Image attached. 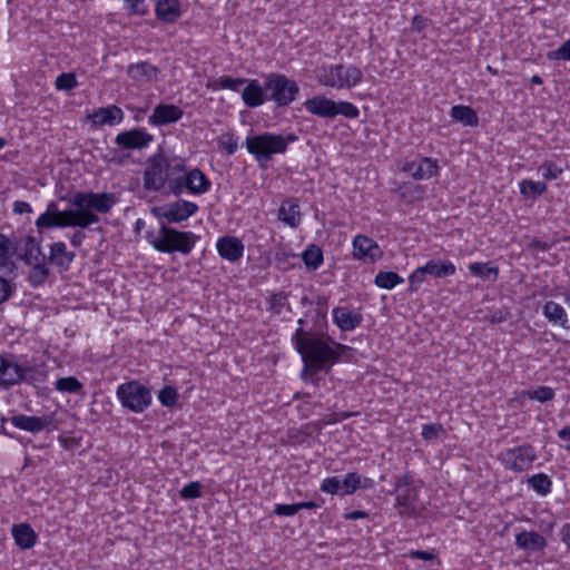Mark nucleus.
I'll return each mask as SVG.
<instances>
[{
    "label": "nucleus",
    "instance_id": "nucleus-47",
    "mask_svg": "<svg viewBox=\"0 0 570 570\" xmlns=\"http://www.w3.org/2000/svg\"><path fill=\"white\" fill-rule=\"evenodd\" d=\"M186 166L181 161L177 160H169L166 158V185L171 181L173 178L178 177L179 175H183V173L186 170Z\"/></svg>",
    "mask_w": 570,
    "mask_h": 570
},
{
    "label": "nucleus",
    "instance_id": "nucleus-62",
    "mask_svg": "<svg viewBox=\"0 0 570 570\" xmlns=\"http://www.w3.org/2000/svg\"><path fill=\"white\" fill-rule=\"evenodd\" d=\"M410 556L414 559H420L424 561H431L434 559V554L429 551L413 550L410 552Z\"/></svg>",
    "mask_w": 570,
    "mask_h": 570
},
{
    "label": "nucleus",
    "instance_id": "nucleus-64",
    "mask_svg": "<svg viewBox=\"0 0 570 570\" xmlns=\"http://www.w3.org/2000/svg\"><path fill=\"white\" fill-rule=\"evenodd\" d=\"M561 539L564 544L570 547V524H564L561 529Z\"/></svg>",
    "mask_w": 570,
    "mask_h": 570
},
{
    "label": "nucleus",
    "instance_id": "nucleus-63",
    "mask_svg": "<svg viewBox=\"0 0 570 570\" xmlns=\"http://www.w3.org/2000/svg\"><path fill=\"white\" fill-rule=\"evenodd\" d=\"M85 238H86V234L81 230H77L70 237V243L73 247H79L82 244Z\"/></svg>",
    "mask_w": 570,
    "mask_h": 570
},
{
    "label": "nucleus",
    "instance_id": "nucleus-55",
    "mask_svg": "<svg viewBox=\"0 0 570 570\" xmlns=\"http://www.w3.org/2000/svg\"><path fill=\"white\" fill-rule=\"evenodd\" d=\"M406 488H414L413 476L410 473H404L402 475L396 476L394 491L404 490Z\"/></svg>",
    "mask_w": 570,
    "mask_h": 570
},
{
    "label": "nucleus",
    "instance_id": "nucleus-16",
    "mask_svg": "<svg viewBox=\"0 0 570 570\" xmlns=\"http://www.w3.org/2000/svg\"><path fill=\"white\" fill-rule=\"evenodd\" d=\"M153 140V135L142 128L119 132L115 138V142L125 149H141L147 147Z\"/></svg>",
    "mask_w": 570,
    "mask_h": 570
},
{
    "label": "nucleus",
    "instance_id": "nucleus-11",
    "mask_svg": "<svg viewBox=\"0 0 570 570\" xmlns=\"http://www.w3.org/2000/svg\"><path fill=\"white\" fill-rule=\"evenodd\" d=\"M33 371L32 366L18 364L13 356L0 355V386L3 389L18 385L24 381L30 382Z\"/></svg>",
    "mask_w": 570,
    "mask_h": 570
},
{
    "label": "nucleus",
    "instance_id": "nucleus-41",
    "mask_svg": "<svg viewBox=\"0 0 570 570\" xmlns=\"http://www.w3.org/2000/svg\"><path fill=\"white\" fill-rule=\"evenodd\" d=\"M529 485L540 495L544 497L551 492L552 481L544 473H538L528 479Z\"/></svg>",
    "mask_w": 570,
    "mask_h": 570
},
{
    "label": "nucleus",
    "instance_id": "nucleus-6",
    "mask_svg": "<svg viewBox=\"0 0 570 570\" xmlns=\"http://www.w3.org/2000/svg\"><path fill=\"white\" fill-rule=\"evenodd\" d=\"M317 81L335 89H351L363 79V72L355 66L330 65L317 70Z\"/></svg>",
    "mask_w": 570,
    "mask_h": 570
},
{
    "label": "nucleus",
    "instance_id": "nucleus-43",
    "mask_svg": "<svg viewBox=\"0 0 570 570\" xmlns=\"http://www.w3.org/2000/svg\"><path fill=\"white\" fill-rule=\"evenodd\" d=\"M268 308L272 313L277 315L282 314L284 308L289 311L291 307L287 301V294L284 292L273 294L268 301Z\"/></svg>",
    "mask_w": 570,
    "mask_h": 570
},
{
    "label": "nucleus",
    "instance_id": "nucleus-1",
    "mask_svg": "<svg viewBox=\"0 0 570 570\" xmlns=\"http://www.w3.org/2000/svg\"><path fill=\"white\" fill-rule=\"evenodd\" d=\"M72 209H56V204L50 203L48 209L36 220L37 228L79 227L87 228L100 222L98 214H107L116 204L112 193L79 191L71 199Z\"/></svg>",
    "mask_w": 570,
    "mask_h": 570
},
{
    "label": "nucleus",
    "instance_id": "nucleus-30",
    "mask_svg": "<svg viewBox=\"0 0 570 570\" xmlns=\"http://www.w3.org/2000/svg\"><path fill=\"white\" fill-rule=\"evenodd\" d=\"M12 535L18 547L30 549L37 542V534L28 523H19L12 527Z\"/></svg>",
    "mask_w": 570,
    "mask_h": 570
},
{
    "label": "nucleus",
    "instance_id": "nucleus-49",
    "mask_svg": "<svg viewBox=\"0 0 570 570\" xmlns=\"http://www.w3.org/2000/svg\"><path fill=\"white\" fill-rule=\"evenodd\" d=\"M179 495L184 500L200 498L202 497L200 482H198V481L189 482L179 491Z\"/></svg>",
    "mask_w": 570,
    "mask_h": 570
},
{
    "label": "nucleus",
    "instance_id": "nucleus-57",
    "mask_svg": "<svg viewBox=\"0 0 570 570\" xmlns=\"http://www.w3.org/2000/svg\"><path fill=\"white\" fill-rule=\"evenodd\" d=\"M11 295V286L10 283L0 277V304L6 302Z\"/></svg>",
    "mask_w": 570,
    "mask_h": 570
},
{
    "label": "nucleus",
    "instance_id": "nucleus-53",
    "mask_svg": "<svg viewBox=\"0 0 570 570\" xmlns=\"http://www.w3.org/2000/svg\"><path fill=\"white\" fill-rule=\"evenodd\" d=\"M298 512L297 503L294 504H276L274 513L279 517H291Z\"/></svg>",
    "mask_w": 570,
    "mask_h": 570
},
{
    "label": "nucleus",
    "instance_id": "nucleus-50",
    "mask_svg": "<svg viewBox=\"0 0 570 570\" xmlns=\"http://www.w3.org/2000/svg\"><path fill=\"white\" fill-rule=\"evenodd\" d=\"M444 433V428L440 423L424 424L422 426V438L425 441H433Z\"/></svg>",
    "mask_w": 570,
    "mask_h": 570
},
{
    "label": "nucleus",
    "instance_id": "nucleus-15",
    "mask_svg": "<svg viewBox=\"0 0 570 570\" xmlns=\"http://www.w3.org/2000/svg\"><path fill=\"white\" fill-rule=\"evenodd\" d=\"M382 250L372 238L357 235L353 239V256L363 263L371 264L382 257Z\"/></svg>",
    "mask_w": 570,
    "mask_h": 570
},
{
    "label": "nucleus",
    "instance_id": "nucleus-5",
    "mask_svg": "<svg viewBox=\"0 0 570 570\" xmlns=\"http://www.w3.org/2000/svg\"><path fill=\"white\" fill-rule=\"evenodd\" d=\"M307 112L320 118L334 119L341 115L348 119L360 116L358 108L350 101H334L323 95H317L304 101Z\"/></svg>",
    "mask_w": 570,
    "mask_h": 570
},
{
    "label": "nucleus",
    "instance_id": "nucleus-36",
    "mask_svg": "<svg viewBox=\"0 0 570 570\" xmlns=\"http://www.w3.org/2000/svg\"><path fill=\"white\" fill-rule=\"evenodd\" d=\"M210 187V180L200 169H190V194L204 195L209 191Z\"/></svg>",
    "mask_w": 570,
    "mask_h": 570
},
{
    "label": "nucleus",
    "instance_id": "nucleus-48",
    "mask_svg": "<svg viewBox=\"0 0 570 570\" xmlns=\"http://www.w3.org/2000/svg\"><path fill=\"white\" fill-rule=\"evenodd\" d=\"M78 85L75 73L63 72L56 78V88L58 90H71Z\"/></svg>",
    "mask_w": 570,
    "mask_h": 570
},
{
    "label": "nucleus",
    "instance_id": "nucleus-37",
    "mask_svg": "<svg viewBox=\"0 0 570 570\" xmlns=\"http://www.w3.org/2000/svg\"><path fill=\"white\" fill-rule=\"evenodd\" d=\"M47 261L39 259L35 262L28 274V281L32 287H39L46 283L49 277L50 271L46 265Z\"/></svg>",
    "mask_w": 570,
    "mask_h": 570
},
{
    "label": "nucleus",
    "instance_id": "nucleus-32",
    "mask_svg": "<svg viewBox=\"0 0 570 570\" xmlns=\"http://www.w3.org/2000/svg\"><path fill=\"white\" fill-rule=\"evenodd\" d=\"M158 71L159 70L157 67H155L146 61L132 63L127 69L128 76L130 78H132L134 80H138V81H142V80L150 81L156 78Z\"/></svg>",
    "mask_w": 570,
    "mask_h": 570
},
{
    "label": "nucleus",
    "instance_id": "nucleus-10",
    "mask_svg": "<svg viewBox=\"0 0 570 570\" xmlns=\"http://www.w3.org/2000/svg\"><path fill=\"white\" fill-rule=\"evenodd\" d=\"M498 458L505 469L513 472H523L532 466L537 454L532 445L522 444L502 451Z\"/></svg>",
    "mask_w": 570,
    "mask_h": 570
},
{
    "label": "nucleus",
    "instance_id": "nucleus-27",
    "mask_svg": "<svg viewBox=\"0 0 570 570\" xmlns=\"http://www.w3.org/2000/svg\"><path fill=\"white\" fill-rule=\"evenodd\" d=\"M247 86L242 91L244 104L249 108H256L265 102V88L257 80H247Z\"/></svg>",
    "mask_w": 570,
    "mask_h": 570
},
{
    "label": "nucleus",
    "instance_id": "nucleus-25",
    "mask_svg": "<svg viewBox=\"0 0 570 570\" xmlns=\"http://www.w3.org/2000/svg\"><path fill=\"white\" fill-rule=\"evenodd\" d=\"M90 119L96 126H114L122 121L124 111L116 105L101 107L90 116Z\"/></svg>",
    "mask_w": 570,
    "mask_h": 570
},
{
    "label": "nucleus",
    "instance_id": "nucleus-24",
    "mask_svg": "<svg viewBox=\"0 0 570 570\" xmlns=\"http://www.w3.org/2000/svg\"><path fill=\"white\" fill-rule=\"evenodd\" d=\"M76 255L72 252L67 250V246L63 242H56L50 245V250L46 261L60 271H68Z\"/></svg>",
    "mask_w": 570,
    "mask_h": 570
},
{
    "label": "nucleus",
    "instance_id": "nucleus-9",
    "mask_svg": "<svg viewBox=\"0 0 570 570\" xmlns=\"http://www.w3.org/2000/svg\"><path fill=\"white\" fill-rule=\"evenodd\" d=\"M455 265L450 261L430 259L423 266L414 269L409 276V292L415 293L421 284L425 281V276L430 275L435 278H444L454 275Z\"/></svg>",
    "mask_w": 570,
    "mask_h": 570
},
{
    "label": "nucleus",
    "instance_id": "nucleus-34",
    "mask_svg": "<svg viewBox=\"0 0 570 570\" xmlns=\"http://www.w3.org/2000/svg\"><path fill=\"white\" fill-rule=\"evenodd\" d=\"M543 314L549 320V322L559 324L564 328L567 327V313L560 304L553 301L547 302L543 306Z\"/></svg>",
    "mask_w": 570,
    "mask_h": 570
},
{
    "label": "nucleus",
    "instance_id": "nucleus-23",
    "mask_svg": "<svg viewBox=\"0 0 570 570\" xmlns=\"http://www.w3.org/2000/svg\"><path fill=\"white\" fill-rule=\"evenodd\" d=\"M11 424L20 430L38 433L48 428L52 420L49 416H29L18 414L10 417Z\"/></svg>",
    "mask_w": 570,
    "mask_h": 570
},
{
    "label": "nucleus",
    "instance_id": "nucleus-18",
    "mask_svg": "<svg viewBox=\"0 0 570 570\" xmlns=\"http://www.w3.org/2000/svg\"><path fill=\"white\" fill-rule=\"evenodd\" d=\"M332 315L333 322L343 332H351L355 330L363 321V315L360 311L347 306H337L333 308Z\"/></svg>",
    "mask_w": 570,
    "mask_h": 570
},
{
    "label": "nucleus",
    "instance_id": "nucleus-31",
    "mask_svg": "<svg viewBox=\"0 0 570 570\" xmlns=\"http://www.w3.org/2000/svg\"><path fill=\"white\" fill-rule=\"evenodd\" d=\"M156 14L159 20L175 22L180 17L178 0H159L156 4Z\"/></svg>",
    "mask_w": 570,
    "mask_h": 570
},
{
    "label": "nucleus",
    "instance_id": "nucleus-38",
    "mask_svg": "<svg viewBox=\"0 0 570 570\" xmlns=\"http://www.w3.org/2000/svg\"><path fill=\"white\" fill-rule=\"evenodd\" d=\"M302 259L309 271H316L323 264V252L314 244H311L302 254Z\"/></svg>",
    "mask_w": 570,
    "mask_h": 570
},
{
    "label": "nucleus",
    "instance_id": "nucleus-17",
    "mask_svg": "<svg viewBox=\"0 0 570 570\" xmlns=\"http://www.w3.org/2000/svg\"><path fill=\"white\" fill-rule=\"evenodd\" d=\"M439 169L438 161L431 157H423L419 161H407L403 166V170L416 180L435 177L439 174Z\"/></svg>",
    "mask_w": 570,
    "mask_h": 570
},
{
    "label": "nucleus",
    "instance_id": "nucleus-51",
    "mask_svg": "<svg viewBox=\"0 0 570 570\" xmlns=\"http://www.w3.org/2000/svg\"><path fill=\"white\" fill-rule=\"evenodd\" d=\"M549 60L570 61V39L564 41L558 49L547 53Z\"/></svg>",
    "mask_w": 570,
    "mask_h": 570
},
{
    "label": "nucleus",
    "instance_id": "nucleus-3",
    "mask_svg": "<svg viewBox=\"0 0 570 570\" xmlns=\"http://www.w3.org/2000/svg\"><path fill=\"white\" fill-rule=\"evenodd\" d=\"M198 237L191 232H180L160 224L157 236L149 239L153 247L160 253L179 252L187 255L194 248Z\"/></svg>",
    "mask_w": 570,
    "mask_h": 570
},
{
    "label": "nucleus",
    "instance_id": "nucleus-52",
    "mask_svg": "<svg viewBox=\"0 0 570 570\" xmlns=\"http://www.w3.org/2000/svg\"><path fill=\"white\" fill-rule=\"evenodd\" d=\"M529 397L539 402H548L553 400L554 391L549 386H540L528 393Z\"/></svg>",
    "mask_w": 570,
    "mask_h": 570
},
{
    "label": "nucleus",
    "instance_id": "nucleus-45",
    "mask_svg": "<svg viewBox=\"0 0 570 570\" xmlns=\"http://www.w3.org/2000/svg\"><path fill=\"white\" fill-rule=\"evenodd\" d=\"M539 171H541L542 178L549 181L559 178L563 169L556 163L547 160L539 167Z\"/></svg>",
    "mask_w": 570,
    "mask_h": 570
},
{
    "label": "nucleus",
    "instance_id": "nucleus-54",
    "mask_svg": "<svg viewBox=\"0 0 570 570\" xmlns=\"http://www.w3.org/2000/svg\"><path fill=\"white\" fill-rule=\"evenodd\" d=\"M183 177L184 174L173 178L171 181L168 183L165 187L167 188V191L175 195L176 197L180 196L183 194Z\"/></svg>",
    "mask_w": 570,
    "mask_h": 570
},
{
    "label": "nucleus",
    "instance_id": "nucleus-26",
    "mask_svg": "<svg viewBox=\"0 0 570 570\" xmlns=\"http://www.w3.org/2000/svg\"><path fill=\"white\" fill-rule=\"evenodd\" d=\"M18 253V243L12 242L7 235L0 233V269L12 272L16 264L12 257Z\"/></svg>",
    "mask_w": 570,
    "mask_h": 570
},
{
    "label": "nucleus",
    "instance_id": "nucleus-44",
    "mask_svg": "<svg viewBox=\"0 0 570 570\" xmlns=\"http://www.w3.org/2000/svg\"><path fill=\"white\" fill-rule=\"evenodd\" d=\"M55 387L65 393H78L82 390V383L73 376L58 379Z\"/></svg>",
    "mask_w": 570,
    "mask_h": 570
},
{
    "label": "nucleus",
    "instance_id": "nucleus-7",
    "mask_svg": "<svg viewBox=\"0 0 570 570\" xmlns=\"http://www.w3.org/2000/svg\"><path fill=\"white\" fill-rule=\"evenodd\" d=\"M116 396L125 409L134 413L146 411L153 400L150 389L136 380L118 385Z\"/></svg>",
    "mask_w": 570,
    "mask_h": 570
},
{
    "label": "nucleus",
    "instance_id": "nucleus-4",
    "mask_svg": "<svg viewBox=\"0 0 570 570\" xmlns=\"http://www.w3.org/2000/svg\"><path fill=\"white\" fill-rule=\"evenodd\" d=\"M295 135H276L264 132L246 138V148L258 161H268L274 154H283L289 141H295Z\"/></svg>",
    "mask_w": 570,
    "mask_h": 570
},
{
    "label": "nucleus",
    "instance_id": "nucleus-12",
    "mask_svg": "<svg viewBox=\"0 0 570 570\" xmlns=\"http://www.w3.org/2000/svg\"><path fill=\"white\" fill-rule=\"evenodd\" d=\"M198 212V205L188 200H176L163 207L153 208V213L167 223H180Z\"/></svg>",
    "mask_w": 570,
    "mask_h": 570
},
{
    "label": "nucleus",
    "instance_id": "nucleus-21",
    "mask_svg": "<svg viewBox=\"0 0 570 570\" xmlns=\"http://www.w3.org/2000/svg\"><path fill=\"white\" fill-rule=\"evenodd\" d=\"M216 247L220 257L233 263L239 261L244 254V244L234 236L220 237Z\"/></svg>",
    "mask_w": 570,
    "mask_h": 570
},
{
    "label": "nucleus",
    "instance_id": "nucleus-29",
    "mask_svg": "<svg viewBox=\"0 0 570 570\" xmlns=\"http://www.w3.org/2000/svg\"><path fill=\"white\" fill-rule=\"evenodd\" d=\"M515 544L519 549L540 551L547 546L546 539L535 531H522L515 535Z\"/></svg>",
    "mask_w": 570,
    "mask_h": 570
},
{
    "label": "nucleus",
    "instance_id": "nucleus-13",
    "mask_svg": "<svg viewBox=\"0 0 570 570\" xmlns=\"http://www.w3.org/2000/svg\"><path fill=\"white\" fill-rule=\"evenodd\" d=\"M166 158L155 156L148 159L144 171V187L149 191H161L166 187Z\"/></svg>",
    "mask_w": 570,
    "mask_h": 570
},
{
    "label": "nucleus",
    "instance_id": "nucleus-33",
    "mask_svg": "<svg viewBox=\"0 0 570 570\" xmlns=\"http://www.w3.org/2000/svg\"><path fill=\"white\" fill-rule=\"evenodd\" d=\"M451 117L464 126H476L479 118L476 112L469 106L456 105L451 108Z\"/></svg>",
    "mask_w": 570,
    "mask_h": 570
},
{
    "label": "nucleus",
    "instance_id": "nucleus-60",
    "mask_svg": "<svg viewBox=\"0 0 570 570\" xmlns=\"http://www.w3.org/2000/svg\"><path fill=\"white\" fill-rule=\"evenodd\" d=\"M508 315H509V312H507V311H502V309H498V311L493 312V313L490 315L489 321H490L492 324L502 323V322H505V321H507Z\"/></svg>",
    "mask_w": 570,
    "mask_h": 570
},
{
    "label": "nucleus",
    "instance_id": "nucleus-35",
    "mask_svg": "<svg viewBox=\"0 0 570 570\" xmlns=\"http://www.w3.org/2000/svg\"><path fill=\"white\" fill-rule=\"evenodd\" d=\"M469 271L472 275L482 279H489L495 282L499 276V268L491 262L480 263L474 262L469 265Z\"/></svg>",
    "mask_w": 570,
    "mask_h": 570
},
{
    "label": "nucleus",
    "instance_id": "nucleus-42",
    "mask_svg": "<svg viewBox=\"0 0 570 570\" xmlns=\"http://www.w3.org/2000/svg\"><path fill=\"white\" fill-rule=\"evenodd\" d=\"M247 82L245 78H232L228 76H223L214 81V89H229L232 91L238 92L240 87Z\"/></svg>",
    "mask_w": 570,
    "mask_h": 570
},
{
    "label": "nucleus",
    "instance_id": "nucleus-56",
    "mask_svg": "<svg viewBox=\"0 0 570 570\" xmlns=\"http://www.w3.org/2000/svg\"><path fill=\"white\" fill-rule=\"evenodd\" d=\"M220 147L228 154L233 155L237 150V141L233 136H227L220 141Z\"/></svg>",
    "mask_w": 570,
    "mask_h": 570
},
{
    "label": "nucleus",
    "instance_id": "nucleus-20",
    "mask_svg": "<svg viewBox=\"0 0 570 570\" xmlns=\"http://www.w3.org/2000/svg\"><path fill=\"white\" fill-rule=\"evenodd\" d=\"M183 115L184 111L179 107L169 104H160L154 108L148 121L154 126H166L178 121Z\"/></svg>",
    "mask_w": 570,
    "mask_h": 570
},
{
    "label": "nucleus",
    "instance_id": "nucleus-19",
    "mask_svg": "<svg viewBox=\"0 0 570 570\" xmlns=\"http://www.w3.org/2000/svg\"><path fill=\"white\" fill-rule=\"evenodd\" d=\"M395 504L399 515L402 518H414L417 514V490L415 488H406L404 490L395 491Z\"/></svg>",
    "mask_w": 570,
    "mask_h": 570
},
{
    "label": "nucleus",
    "instance_id": "nucleus-46",
    "mask_svg": "<svg viewBox=\"0 0 570 570\" xmlns=\"http://www.w3.org/2000/svg\"><path fill=\"white\" fill-rule=\"evenodd\" d=\"M178 397V392L173 386H164L158 393L159 402L161 405L167 407L174 406L177 403Z\"/></svg>",
    "mask_w": 570,
    "mask_h": 570
},
{
    "label": "nucleus",
    "instance_id": "nucleus-22",
    "mask_svg": "<svg viewBox=\"0 0 570 570\" xmlns=\"http://www.w3.org/2000/svg\"><path fill=\"white\" fill-rule=\"evenodd\" d=\"M18 246H21V253L19 258L27 265H32L39 259L46 261V256L41 250V240L37 239L32 235H27L20 242H17Z\"/></svg>",
    "mask_w": 570,
    "mask_h": 570
},
{
    "label": "nucleus",
    "instance_id": "nucleus-61",
    "mask_svg": "<svg viewBox=\"0 0 570 570\" xmlns=\"http://www.w3.org/2000/svg\"><path fill=\"white\" fill-rule=\"evenodd\" d=\"M134 13H145L144 0H125Z\"/></svg>",
    "mask_w": 570,
    "mask_h": 570
},
{
    "label": "nucleus",
    "instance_id": "nucleus-14",
    "mask_svg": "<svg viewBox=\"0 0 570 570\" xmlns=\"http://www.w3.org/2000/svg\"><path fill=\"white\" fill-rule=\"evenodd\" d=\"M361 488V476L357 473H347L343 479L331 476L323 480L321 490L331 494L346 495Z\"/></svg>",
    "mask_w": 570,
    "mask_h": 570
},
{
    "label": "nucleus",
    "instance_id": "nucleus-58",
    "mask_svg": "<svg viewBox=\"0 0 570 570\" xmlns=\"http://www.w3.org/2000/svg\"><path fill=\"white\" fill-rule=\"evenodd\" d=\"M13 213L17 215H22L27 213H31L32 208L29 203L22 200H16L13 203Z\"/></svg>",
    "mask_w": 570,
    "mask_h": 570
},
{
    "label": "nucleus",
    "instance_id": "nucleus-59",
    "mask_svg": "<svg viewBox=\"0 0 570 570\" xmlns=\"http://www.w3.org/2000/svg\"><path fill=\"white\" fill-rule=\"evenodd\" d=\"M428 26V19L422 17V16H414V18L412 19V28L416 31V32H421L422 30H424Z\"/></svg>",
    "mask_w": 570,
    "mask_h": 570
},
{
    "label": "nucleus",
    "instance_id": "nucleus-39",
    "mask_svg": "<svg viewBox=\"0 0 570 570\" xmlns=\"http://www.w3.org/2000/svg\"><path fill=\"white\" fill-rule=\"evenodd\" d=\"M519 186L521 195L527 199H535L547 190L546 183L531 179H523Z\"/></svg>",
    "mask_w": 570,
    "mask_h": 570
},
{
    "label": "nucleus",
    "instance_id": "nucleus-8",
    "mask_svg": "<svg viewBox=\"0 0 570 570\" xmlns=\"http://www.w3.org/2000/svg\"><path fill=\"white\" fill-rule=\"evenodd\" d=\"M265 91L269 94V99L278 106H287L295 100L299 88L294 80L284 75L269 73L264 81Z\"/></svg>",
    "mask_w": 570,
    "mask_h": 570
},
{
    "label": "nucleus",
    "instance_id": "nucleus-28",
    "mask_svg": "<svg viewBox=\"0 0 570 570\" xmlns=\"http://www.w3.org/2000/svg\"><path fill=\"white\" fill-rule=\"evenodd\" d=\"M278 219L292 228L301 224V212L296 199H286L278 209Z\"/></svg>",
    "mask_w": 570,
    "mask_h": 570
},
{
    "label": "nucleus",
    "instance_id": "nucleus-2",
    "mask_svg": "<svg viewBox=\"0 0 570 570\" xmlns=\"http://www.w3.org/2000/svg\"><path fill=\"white\" fill-rule=\"evenodd\" d=\"M298 324L303 325L304 320L299 318ZM293 342L304 362V372L311 373L320 371L328 372L332 365L350 350L348 346L333 341L332 345H330L327 341L323 338V331H305L302 326L295 331Z\"/></svg>",
    "mask_w": 570,
    "mask_h": 570
},
{
    "label": "nucleus",
    "instance_id": "nucleus-40",
    "mask_svg": "<svg viewBox=\"0 0 570 570\" xmlns=\"http://www.w3.org/2000/svg\"><path fill=\"white\" fill-rule=\"evenodd\" d=\"M404 282L403 277H401L395 272H379L374 278V284L384 289H392L396 285L402 284Z\"/></svg>",
    "mask_w": 570,
    "mask_h": 570
}]
</instances>
